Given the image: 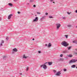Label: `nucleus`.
I'll return each instance as SVG.
<instances>
[{"label": "nucleus", "instance_id": "obj_4", "mask_svg": "<svg viewBox=\"0 0 77 77\" xmlns=\"http://www.w3.org/2000/svg\"><path fill=\"white\" fill-rule=\"evenodd\" d=\"M61 74V72L60 71L58 72L56 74V75L58 76H60V74Z\"/></svg>", "mask_w": 77, "mask_h": 77}, {"label": "nucleus", "instance_id": "obj_38", "mask_svg": "<svg viewBox=\"0 0 77 77\" xmlns=\"http://www.w3.org/2000/svg\"><path fill=\"white\" fill-rule=\"evenodd\" d=\"M75 54H76V55H77V53H76V52L75 53Z\"/></svg>", "mask_w": 77, "mask_h": 77}, {"label": "nucleus", "instance_id": "obj_21", "mask_svg": "<svg viewBox=\"0 0 77 77\" xmlns=\"http://www.w3.org/2000/svg\"><path fill=\"white\" fill-rule=\"evenodd\" d=\"M63 71H65V72L66 71V69H64Z\"/></svg>", "mask_w": 77, "mask_h": 77}, {"label": "nucleus", "instance_id": "obj_12", "mask_svg": "<svg viewBox=\"0 0 77 77\" xmlns=\"http://www.w3.org/2000/svg\"><path fill=\"white\" fill-rule=\"evenodd\" d=\"M8 5L10 6H13V5L12 3H9L8 4Z\"/></svg>", "mask_w": 77, "mask_h": 77}, {"label": "nucleus", "instance_id": "obj_11", "mask_svg": "<svg viewBox=\"0 0 77 77\" xmlns=\"http://www.w3.org/2000/svg\"><path fill=\"white\" fill-rule=\"evenodd\" d=\"M71 68H75V65H73L71 66Z\"/></svg>", "mask_w": 77, "mask_h": 77}, {"label": "nucleus", "instance_id": "obj_20", "mask_svg": "<svg viewBox=\"0 0 77 77\" xmlns=\"http://www.w3.org/2000/svg\"><path fill=\"white\" fill-rule=\"evenodd\" d=\"M3 43H4V41L3 40H2L1 41V44H3Z\"/></svg>", "mask_w": 77, "mask_h": 77}, {"label": "nucleus", "instance_id": "obj_34", "mask_svg": "<svg viewBox=\"0 0 77 77\" xmlns=\"http://www.w3.org/2000/svg\"><path fill=\"white\" fill-rule=\"evenodd\" d=\"M33 7H34V8H35V7H36V5H33Z\"/></svg>", "mask_w": 77, "mask_h": 77}, {"label": "nucleus", "instance_id": "obj_23", "mask_svg": "<svg viewBox=\"0 0 77 77\" xmlns=\"http://www.w3.org/2000/svg\"><path fill=\"white\" fill-rule=\"evenodd\" d=\"M60 60H61L62 61H63V59H62V58H60Z\"/></svg>", "mask_w": 77, "mask_h": 77}, {"label": "nucleus", "instance_id": "obj_26", "mask_svg": "<svg viewBox=\"0 0 77 77\" xmlns=\"http://www.w3.org/2000/svg\"><path fill=\"white\" fill-rule=\"evenodd\" d=\"M63 19H64V20H65L66 18L65 17H63Z\"/></svg>", "mask_w": 77, "mask_h": 77}, {"label": "nucleus", "instance_id": "obj_42", "mask_svg": "<svg viewBox=\"0 0 77 77\" xmlns=\"http://www.w3.org/2000/svg\"><path fill=\"white\" fill-rule=\"evenodd\" d=\"M53 3H54V2H53Z\"/></svg>", "mask_w": 77, "mask_h": 77}, {"label": "nucleus", "instance_id": "obj_40", "mask_svg": "<svg viewBox=\"0 0 77 77\" xmlns=\"http://www.w3.org/2000/svg\"><path fill=\"white\" fill-rule=\"evenodd\" d=\"M32 40H33V41H34L35 40V38H33Z\"/></svg>", "mask_w": 77, "mask_h": 77}, {"label": "nucleus", "instance_id": "obj_10", "mask_svg": "<svg viewBox=\"0 0 77 77\" xmlns=\"http://www.w3.org/2000/svg\"><path fill=\"white\" fill-rule=\"evenodd\" d=\"M52 63V62H49L48 63V64L49 65H52V63Z\"/></svg>", "mask_w": 77, "mask_h": 77}, {"label": "nucleus", "instance_id": "obj_36", "mask_svg": "<svg viewBox=\"0 0 77 77\" xmlns=\"http://www.w3.org/2000/svg\"><path fill=\"white\" fill-rule=\"evenodd\" d=\"M5 57H5V56H4L3 57V58L4 59V58H5Z\"/></svg>", "mask_w": 77, "mask_h": 77}, {"label": "nucleus", "instance_id": "obj_41", "mask_svg": "<svg viewBox=\"0 0 77 77\" xmlns=\"http://www.w3.org/2000/svg\"><path fill=\"white\" fill-rule=\"evenodd\" d=\"M54 72H56V71L55 70H54Z\"/></svg>", "mask_w": 77, "mask_h": 77}, {"label": "nucleus", "instance_id": "obj_19", "mask_svg": "<svg viewBox=\"0 0 77 77\" xmlns=\"http://www.w3.org/2000/svg\"><path fill=\"white\" fill-rule=\"evenodd\" d=\"M66 38H68V35H65Z\"/></svg>", "mask_w": 77, "mask_h": 77}, {"label": "nucleus", "instance_id": "obj_29", "mask_svg": "<svg viewBox=\"0 0 77 77\" xmlns=\"http://www.w3.org/2000/svg\"><path fill=\"white\" fill-rule=\"evenodd\" d=\"M2 43H1V44H0V46H2Z\"/></svg>", "mask_w": 77, "mask_h": 77}, {"label": "nucleus", "instance_id": "obj_27", "mask_svg": "<svg viewBox=\"0 0 77 77\" xmlns=\"http://www.w3.org/2000/svg\"><path fill=\"white\" fill-rule=\"evenodd\" d=\"M45 15H48V13H45Z\"/></svg>", "mask_w": 77, "mask_h": 77}, {"label": "nucleus", "instance_id": "obj_35", "mask_svg": "<svg viewBox=\"0 0 77 77\" xmlns=\"http://www.w3.org/2000/svg\"><path fill=\"white\" fill-rule=\"evenodd\" d=\"M53 1V0H50V2H52Z\"/></svg>", "mask_w": 77, "mask_h": 77}, {"label": "nucleus", "instance_id": "obj_15", "mask_svg": "<svg viewBox=\"0 0 77 77\" xmlns=\"http://www.w3.org/2000/svg\"><path fill=\"white\" fill-rule=\"evenodd\" d=\"M73 43H75V44H77V42H76V41L75 40L73 41Z\"/></svg>", "mask_w": 77, "mask_h": 77}, {"label": "nucleus", "instance_id": "obj_14", "mask_svg": "<svg viewBox=\"0 0 77 77\" xmlns=\"http://www.w3.org/2000/svg\"><path fill=\"white\" fill-rule=\"evenodd\" d=\"M72 55H70L68 56V57H72Z\"/></svg>", "mask_w": 77, "mask_h": 77}, {"label": "nucleus", "instance_id": "obj_13", "mask_svg": "<svg viewBox=\"0 0 77 77\" xmlns=\"http://www.w3.org/2000/svg\"><path fill=\"white\" fill-rule=\"evenodd\" d=\"M51 44L50 43H49V44L48 45V47H51Z\"/></svg>", "mask_w": 77, "mask_h": 77}, {"label": "nucleus", "instance_id": "obj_7", "mask_svg": "<svg viewBox=\"0 0 77 77\" xmlns=\"http://www.w3.org/2000/svg\"><path fill=\"white\" fill-rule=\"evenodd\" d=\"M34 21H38V17H36L35 19L34 20Z\"/></svg>", "mask_w": 77, "mask_h": 77}, {"label": "nucleus", "instance_id": "obj_6", "mask_svg": "<svg viewBox=\"0 0 77 77\" xmlns=\"http://www.w3.org/2000/svg\"><path fill=\"white\" fill-rule=\"evenodd\" d=\"M12 14H10L8 17V20H10V19H11V17H12Z\"/></svg>", "mask_w": 77, "mask_h": 77}, {"label": "nucleus", "instance_id": "obj_28", "mask_svg": "<svg viewBox=\"0 0 77 77\" xmlns=\"http://www.w3.org/2000/svg\"><path fill=\"white\" fill-rule=\"evenodd\" d=\"M6 39L7 40H8V39H9V38H8V37H7V38H6Z\"/></svg>", "mask_w": 77, "mask_h": 77}, {"label": "nucleus", "instance_id": "obj_33", "mask_svg": "<svg viewBox=\"0 0 77 77\" xmlns=\"http://www.w3.org/2000/svg\"><path fill=\"white\" fill-rule=\"evenodd\" d=\"M33 0H30V2H33Z\"/></svg>", "mask_w": 77, "mask_h": 77}, {"label": "nucleus", "instance_id": "obj_39", "mask_svg": "<svg viewBox=\"0 0 77 77\" xmlns=\"http://www.w3.org/2000/svg\"><path fill=\"white\" fill-rule=\"evenodd\" d=\"M75 12H76V13H77V10H76L75 11Z\"/></svg>", "mask_w": 77, "mask_h": 77}, {"label": "nucleus", "instance_id": "obj_5", "mask_svg": "<svg viewBox=\"0 0 77 77\" xmlns=\"http://www.w3.org/2000/svg\"><path fill=\"white\" fill-rule=\"evenodd\" d=\"M61 25L59 23H57L56 24V26H57V29H58L59 27H60L61 26Z\"/></svg>", "mask_w": 77, "mask_h": 77}, {"label": "nucleus", "instance_id": "obj_17", "mask_svg": "<svg viewBox=\"0 0 77 77\" xmlns=\"http://www.w3.org/2000/svg\"><path fill=\"white\" fill-rule=\"evenodd\" d=\"M28 70H29V67H27L26 69V71H28Z\"/></svg>", "mask_w": 77, "mask_h": 77}, {"label": "nucleus", "instance_id": "obj_44", "mask_svg": "<svg viewBox=\"0 0 77 77\" xmlns=\"http://www.w3.org/2000/svg\"><path fill=\"white\" fill-rule=\"evenodd\" d=\"M35 16H36V15H35Z\"/></svg>", "mask_w": 77, "mask_h": 77}, {"label": "nucleus", "instance_id": "obj_32", "mask_svg": "<svg viewBox=\"0 0 77 77\" xmlns=\"http://www.w3.org/2000/svg\"><path fill=\"white\" fill-rule=\"evenodd\" d=\"M38 53H41V51H38Z\"/></svg>", "mask_w": 77, "mask_h": 77}, {"label": "nucleus", "instance_id": "obj_24", "mask_svg": "<svg viewBox=\"0 0 77 77\" xmlns=\"http://www.w3.org/2000/svg\"><path fill=\"white\" fill-rule=\"evenodd\" d=\"M63 56V54H61L60 55V57H62Z\"/></svg>", "mask_w": 77, "mask_h": 77}, {"label": "nucleus", "instance_id": "obj_18", "mask_svg": "<svg viewBox=\"0 0 77 77\" xmlns=\"http://www.w3.org/2000/svg\"><path fill=\"white\" fill-rule=\"evenodd\" d=\"M71 46H70L69 48H68V49L69 50H70L71 49Z\"/></svg>", "mask_w": 77, "mask_h": 77}, {"label": "nucleus", "instance_id": "obj_30", "mask_svg": "<svg viewBox=\"0 0 77 77\" xmlns=\"http://www.w3.org/2000/svg\"><path fill=\"white\" fill-rule=\"evenodd\" d=\"M37 14H41V13H39V12H37Z\"/></svg>", "mask_w": 77, "mask_h": 77}, {"label": "nucleus", "instance_id": "obj_22", "mask_svg": "<svg viewBox=\"0 0 77 77\" xmlns=\"http://www.w3.org/2000/svg\"><path fill=\"white\" fill-rule=\"evenodd\" d=\"M71 12H67V14H68L69 15L71 14Z\"/></svg>", "mask_w": 77, "mask_h": 77}, {"label": "nucleus", "instance_id": "obj_1", "mask_svg": "<svg viewBox=\"0 0 77 77\" xmlns=\"http://www.w3.org/2000/svg\"><path fill=\"white\" fill-rule=\"evenodd\" d=\"M47 63H46L45 64L41 65L40 66V67L41 68H43V69H46L47 68V66L45 64H47Z\"/></svg>", "mask_w": 77, "mask_h": 77}, {"label": "nucleus", "instance_id": "obj_9", "mask_svg": "<svg viewBox=\"0 0 77 77\" xmlns=\"http://www.w3.org/2000/svg\"><path fill=\"white\" fill-rule=\"evenodd\" d=\"M13 50V51H15V52H17L18 51V50L16 48H14Z\"/></svg>", "mask_w": 77, "mask_h": 77}, {"label": "nucleus", "instance_id": "obj_31", "mask_svg": "<svg viewBox=\"0 0 77 77\" xmlns=\"http://www.w3.org/2000/svg\"><path fill=\"white\" fill-rule=\"evenodd\" d=\"M18 14H20V11H18L17 12Z\"/></svg>", "mask_w": 77, "mask_h": 77}, {"label": "nucleus", "instance_id": "obj_43", "mask_svg": "<svg viewBox=\"0 0 77 77\" xmlns=\"http://www.w3.org/2000/svg\"><path fill=\"white\" fill-rule=\"evenodd\" d=\"M28 5H29V4H28Z\"/></svg>", "mask_w": 77, "mask_h": 77}, {"label": "nucleus", "instance_id": "obj_25", "mask_svg": "<svg viewBox=\"0 0 77 77\" xmlns=\"http://www.w3.org/2000/svg\"><path fill=\"white\" fill-rule=\"evenodd\" d=\"M67 26H68V27H71V25H69Z\"/></svg>", "mask_w": 77, "mask_h": 77}, {"label": "nucleus", "instance_id": "obj_37", "mask_svg": "<svg viewBox=\"0 0 77 77\" xmlns=\"http://www.w3.org/2000/svg\"><path fill=\"white\" fill-rule=\"evenodd\" d=\"M47 44H46L45 45V46H47Z\"/></svg>", "mask_w": 77, "mask_h": 77}, {"label": "nucleus", "instance_id": "obj_3", "mask_svg": "<svg viewBox=\"0 0 77 77\" xmlns=\"http://www.w3.org/2000/svg\"><path fill=\"white\" fill-rule=\"evenodd\" d=\"M77 60H72L70 61V63H74L77 62Z\"/></svg>", "mask_w": 77, "mask_h": 77}, {"label": "nucleus", "instance_id": "obj_2", "mask_svg": "<svg viewBox=\"0 0 77 77\" xmlns=\"http://www.w3.org/2000/svg\"><path fill=\"white\" fill-rule=\"evenodd\" d=\"M61 45H63L64 47H66L68 45V44L65 41H63L61 43Z\"/></svg>", "mask_w": 77, "mask_h": 77}, {"label": "nucleus", "instance_id": "obj_8", "mask_svg": "<svg viewBox=\"0 0 77 77\" xmlns=\"http://www.w3.org/2000/svg\"><path fill=\"white\" fill-rule=\"evenodd\" d=\"M28 57H26V55H23V59H27V58Z\"/></svg>", "mask_w": 77, "mask_h": 77}, {"label": "nucleus", "instance_id": "obj_16", "mask_svg": "<svg viewBox=\"0 0 77 77\" xmlns=\"http://www.w3.org/2000/svg\"><path fill=\"white\" fill-rule=\"evenodd\" d=\"M49 17L50 18H53V17L51 16H50Z\"/></svg>", "mask_w": 77, "mask_h": 77}]
</instances>
